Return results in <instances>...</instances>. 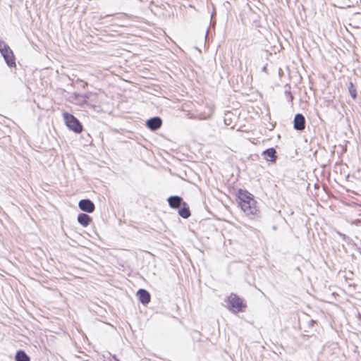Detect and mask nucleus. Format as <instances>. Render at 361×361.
Listing matches in <instances>:
<instances>
[{
    "label": "nucleus",
    "mask_w": 361,
    "mask_h": 361,
    "mask_svg": "<svg viewBox=\"0 0 361 361\" xmlns=\"http://www.w3.org/2000/svg\"><path fill=\"white\" fill-rule=\"evenodd\" d=\"M238 204L243 212L251 219L261 218V212L257 206L254 196L246 190L239 189L238 191Z\"/></svg>",
    "instance_id": "obj_1"
},
{
    "label": "nucleus",
    "mask_w": 361,
    "mask_h": 361,
    "mask_svg": "<svg viewBox=\"0 0 361 361\" xmlns=\"http://www.w3.org/2000/svg\"><path fill=\"white\" fill-rule=\"evenodd\" d=\"M226 302L228 310L233 313L243 312L246 307V305L243 300L238 295L233 293L227 298Z\"/></svg>",
    "instance_id": "obj_2"
},
{
    "label": "nucleus",
    "mask_w": 361,
    "mask_h": 361,
    "mask_svg": "<svg viewBox=\"0 0 361 361\" xmlns=\"http://www.w3.org/2000/svg\"><path fill=\"white\" fill-rule=\"evenodd\" d=\"M63 117L65 124L69 130L75 133H80L82 131L83 127L81 122L72 114L64 112Z\"/></svg>",
    "instance_id": "obj_3"
},
{
    "label": "nucleus",
    "mask_w": 361,
    "mask_h": 361,
    "mask_svg": "<svg viewBox=\"0 0 361 361\" xmlns=\"http://www.w3.org/2000/svg\"><path fill=\"white\" fill-rule=\"evenodd\" d=\"M306 126V119L302 114L298 113L293 118V128L297 131H303Z\"/></svg>",
    "instance_id": "obj_4"
},
{
    "label": "nucleus",
    "mask_w": 361,
    "mask_h": 361,
    "mask_svg": "<svg viewBox=\"0 0 361 361\" xmlns=\"http://www.w3.org/2000/svg\"><path fill=\"white\" fill-rule=\"evenodd\" d=\"M79 209L86 213H92L95 210L94 203L90 199H82L78 202Z\"/></svg>",
    "instance_id": "obj_5"
},
{
    "label": "nucleus",
    "mask_w": 361,
    "mask_h": 361,
    "mask_svg": "<svg viewBox=\"0 0 361 361\" xmlns=\"http://www.w3.org/2000/svg\"><path fill=\"white\" fill-rule=\"evenodd\" d=\"M145 126L152 131L159 130L162 126V119L159 116H153L147 120Z\"/></svg>",
    "instance_id": "obj_6"
},
{
    "label": "nucleus",
    "mask_w": 361,
    "mask_h": 361,
    "mask_svg": "<svg viewBox=\"0 0 361 361\" xmlns=\"http://www.w3.org/2000/svg\"><path fill=\"white\" fill-rule=\"evenodd\" d=\"M262 156L264 159L267 161H270L271 163H276L278 159V156L276 154V150L274 147H269L264 150L262 153Z\"/></svg>",
    "instance_id": "obj_7"
},
{
    "label": "nucleus",
    "mask_w": 361,
    "mask_h": 361,
    "mask_svg": "<svg viewBox=\"0 0 361 361\" xmlns=\"http://www.w3.org/2000/svg\"><path fill=\"white\" fill-rule=\"evenodd\" d=\"M3 56L6 65L9 68H13L16 66V57L15 55L12 51V49L7 50L5 52H3L1 54Z\"/></svg>",
    "instance_id": "obj_8"
},
{
    "label": "nucleus",
    "mask_w": 361,
    "mask_h": 361,
    "mask_svg": "<svg viewBox=\"0 0 361 361\" xmlns=\"http://www.w3.org/2000/svg\"><path fill=\"white\" fill-rule=\"evenodd\" d=\"M169 205L171 208L178 209L179 207L185 202L183 197L178 195H171L167 199Z\"/></svg>",
    "instance_id": "obj_9"
},
{
    "label": "nucleus",
    "mask_w": 361,
    "mask_h": 361,
    "mask_svg": "<svg viewBox=\"0 0 361 361\" xmlns=\"http://www.w3.org/2000/svg\"><path fill=\"white\" fill-rule=\"evenodd\" d=\"M140 303L144 305L149 304L151 300V295L149 291L145 289L140 288L136 293Z\"/></svg>",
    "instance_id": "obj_10"
},
{
    "label": "nucleus",
    "mask_w": 361,
    "mask_h": 361,
    "mask_svg": "<svg viewBox=\"0 0 361 361\" xmlns=\"http://www.w3.org/2000/svg\"><path fill=\"white\" fill-rule=\"evenodd\" d=\"M78 222L83 227L88 226L92 221V218L85 213H80L77 218Z\"/></svg>",
    "instance_id": "obj_11"
},
{
    "label": "nucleus",
    "mask_w": 361,
    "mask_h": 361,
    "mask_svg": "<svg viewBox=\"0 0 361 361\" xmlns=\"http://www.w3.org/2000/svg\"><path fill=\"white\" fill-rule=\"evenodd\" d=\"M178 213L180 216L183 219H188L190 216L191 213L188 204L185 202L178 209Z\"/></svg>",
    "instance_id": "obj_12"
},
{
    "label": "nucleus",
    "mask_w": 361,
    "mask_h": 361,
    "mask_svg": "<svg viewBox=\"0 0 361 361\" xmlns=\"http://www.w3.org/2000/svg\"><path fill=\"white\" fill-rule=\"evenodd\" d=\"M15 360L16 361H30V357L23 350H17V352L16 353Z\"/></svg>",
    "instance_id": "obj_13"
},
{
    "label": "nucleus",
    "mask_w": 361,
    "mask_h": 361,
    "mask_svg": "<svg viewBox=\"0 0 361 361\" xmlns=\"http://www.w3.org/2000/svg\"><path fill=\"white\" fill-rule=\"evenodd\" d=\"M348 90L351 97L355 100L357 97V88L353 82L348 83Z\"/></svg>",
    "instance_id": "obj_14"
},
{
    "label": "nucleus",
    "mask_w": 361,
    "mask_h": 361,
    "mask_svg": "<svg viewBox=\"0 0 361 361\" xmlns=\"http://www.w3.org/2000/svg\"><path fill=\"white\" fill-rule=\"evenodd\" d=\"M285 91H284V94L286 96V98L288 99V102H291L293 104V96L290 92V86L289 84H286L285 85Z\"/></svg>",
    "instance_id": "obj_15"
},
{
    "label": "nucleus",
    "mask_w": 361,
    "mask_h": 361,
    "mask_svg": "<svg viewBox=\"0 0 361 361\" xmlns=\"http://www.w3.org/2000/svg\"><path fill=\"white\" fill-rule=\"evenodd\" d=\"M9 49H11V48L8 44L0 38V53L1 54Z\"/></svg>",
    "instance_id": "obj_16"
},
{
    "label": "nucleus",
    "mask_w": 361,
    "mask_h": 361,
    "mask_svg": "<svg viewBox=\"0 0 361 361\" xmlns=\"http://www.w3.org/2000/svg\"><path fill=\"white\" fill-rule=\"evenodd\" d=\"M337 233H338V235L339 236H341V237L342 238V239H343L344 241L348 242V243H349L350 241H352V240H351V239H350V238H349L348 236H347L345 234L342 233H341V232H339V231H338V232H337Z\"/></svg>",
    "instance_id": "obj_17"
},
{
    "label": "nucleus",
    "mask_w": 361,
    "mask_h": 361,
    "mask_svg": "<svg viewBox=\"0 0 361 361\" xmlns=\"http://www.w3.org/2000/svg\"><path fill=\"white\" fill-rule=\"evenodd\" d=\"M75 97L77 98V97H81L82 99V101L85 102L86 99L88 98V96L87 94H78V93H74L73 94Z\"/></svg>",
    "instance_id": "obj_18"
},
{
    "label": "nucleus",
    "mask_w": 361,
    "mask_h": 361,
    "mask_svg": "<svg viewBox=\"0 0 361 361\" xmlns=\"http://www.w3.org/2000/svg\"><path fill=\"white\" fill-rule=\"evenodd\" d=\"M195 334H197V336H193V338L199 341L200 340V334L199 332H195Z\"/></svg>",
    "instance_id": "obj_19"
},
{
    "label": "nucleus",
    "mask_w": 361,
    "mask_h": 361,
    "mask_svg": "<svg viewBox=\"0 0 361 361\" xmlns=\"http://www.w3.org/2000/svg\"><path fill=\"white\" fill-rule=\"evenodd\" d=\"M353 245L356 247V250H357V252L360 253V255H361V248L357 247V245L355 243H353Z\"/></svg>",
    "instance_id": "obj_20"
},
{
    "label": "nucleus",
    "mask_w": 361,
    "mask_h": 361,
    "mask_svg": "<svg viewBox=\"0 0 361 361\" xmlns=\"http://www.w3.org/2000/svg\"><path fill=\"white\" fill-rule=\"evenodd\" d=\"M309 323H310V326H312L315 323V321H314L313 319H311Z\"/></svg>",
    "instance_id": "obj_21"
},
{
    "label": "nucleus",
    "mask_w": 361,
    "mask_h": 361,
    "mask_svg": "<svg viewBox=\"0 0 361 361\" xmlns=\"http://www.w3.org/2000/svg\"><path fill=\"white\" fill-rule=\"evenodd\" d=\"M267 65H265L264 66H263V68H262V71H264V72H266L267 71Z\"/></svg>",
    "instance_id": "obj_22"
}]
</instances>
